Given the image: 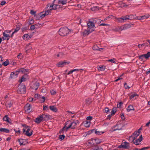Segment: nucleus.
<instances>
[{
    "label": "nucleus",
    "mask_w": 150,
    "mask_h": 150,
    "mask_svg": "<svg viewBox=\"0 0 150 150\" xmlns=\"http://www.w3.org/2000/svg\"><path fill=\"white\" fill-rule=\"evenodd\" d=\"M92 102V99L90 98H89L86 99L85 101V104L86 105H88L91 104Z\"/></svg>",
    "instance_id": "obj_14"
},
{
    "label": "nucleus",
    "mask_w": 150,
    "mask_h": 150,
    "mask_svg": "<svg viewBox=\"0 0 150 150\" xmlns=\"http://www.w3.org/2000/svg\"><path fill=\"white\" fill-rule=\"evenodd\" d=\"M17 92L19 94H25L26 92V89L25 85L23 83L20 84L18 86Z\"/></svg>",
    "instance_id": "obj_3"
},
{
    "label": "nucleus",
    "mask_w": 150,
    "mask_h": 150,
    "mask_svg": "<svg viewBox=\"0 0 150 150\" xmlns=\"http://www.w3.org/2000/svg\"><path fill=\"white\" fill-rule=\"evenodd\" d=\"M50 108L51 110L55 112H56L57 111V108L53 105L50 106Z\"/></svg>",
    "instance_id": "obj_25"
},
{
    "label": "nucleus",
    "mask_w": 150,
    "mask_h": 150,
    "mask_svg": "<svg viewBox=\"0 0 150 150\" xmlns=\"http://www.w3.org/2000/svg\"><path fill=\"white\" fill-rule=\"evenodd\" d=\"M20 28V27L19 26H17L16 28L15 29L14 31V33H16L18 32Z\"/></svg>",
    "instance_id": "obj_59"
},
{
    "label": "nucleus",
    "mask_w": 150,
    "mask_h": 150,
    "mask_svg": "<svg viewBox=\"0 0 150 150\" xmlns=\"http://www.w3.org/2000/svg\"><path fill=\"white\" fill-rule=\"evenodd\" d=\"M115 59L113 58V59H111L108 60L109 62H111L113 63H115Z\"/></svg>",
    "instance_id": "obj_62"
},
{
    "label": "nucleus",
    "mask_w": 150,
    "mask_h": 150,
    "mask_svg": "<svg viewBox=\"0 0 150 150\" xmlns=\"http://www.w3.org/2000/svg\"><path fill=\"white\" fill-rule=\"evenodd\" d=\"M28 69H26L24 68H21L18 69L15 73L16 75L17 76L20 72H21L22 73H25L26 72H28Z\"/></svg>",
    "instance_id": "obj_7"
},
{
    "label": "nucleus",
    "mask_w": 150,
    "mask_h": 150,
    "mask_svg": "<svg viewBox=\"0 0 150 150\" xmlns=\"http://www.w3.org/2000/svg\"><path fill=\"white\" fill-rule=\"evenodd\" d=\"M51 9H50V10H48L46 11H45V12L42 11L41 12V14H42V16H43V17H44L46 15H47L50 13H51Z\"/></svg>",
    "instance_id": "obj_15"
},
{
    "label": "nucleus",
    "mask_w": 150,
    "mask_h": 150,
    "mask_svg": "<svg viewBox=\"0 0 150 150\" xmlns=\"http://www.w3.org/2000/svg\"><path fill=\"white\" fill-rule=\"evenodd\" d=\"M42 118L41 115H40L36 118L34 121L37 124H39L41 122H43Z\"/></svg>",
    "instance_id": "obj_10"
},
{
    "label": "nucleus",
    "mask_w": 150,
    "mask_h": 150,
    "mask_svg": "<svg viewBox=\"0 0 150 150\" xmlns=\"http://www.w3.org/2000/svg\"><path fill=\"white\" fill-rule=\"evenodd\" d=\"M42 14H41V12L39 14H36L35 16H34V17L35 18V19L38 20H40L41 18H43V16H42Z\"/></svg>",
    "instance_id": "obj_13"
},
{
    "label": "nucleus",
    "mask_w": 150,
    "mask_h": 150,
    "mask_svg": "<svg viewBox=\"0 0 150 150\" xmlns=\"http://www.w3.org/2000/svg\"><path fill=\"white\" fill-rule=\"evenodd\" d=\"M50 93L52 95H54L56 94V91L53 90H52L50 91Z\"/></svg>",
    "instance_id": "obj_61"
},
{
    "label": "nucleus",
    "mask_w": 150,
    "mask_h": 150,
    "mask_svg": "<svg viewBox=\"0 0 150 150\" xmlns=\"http://www.w3.org/2000/svg\"><path fill=\"white\" fill-rule=\"evenodd\" d=\"M140 133H138L137 132L135 131L133 134V135L134 136L133 138H137L139 135Z\"/></svg>",
    "instance_id": "obj_42"
},
{
    "label": "nucleus",
    "mask_w": 150,
    "mask_h": 150,
    "mask_svg": "<svg viewBox=\"0 0 150 150\" xmlns=\"http://www.w3.org/2000/svg\"><path fill=\"white\" fill-rule=\"evenodd\" d=\"M23 126H25V127L26 129V128H28V129H27V131H28L29 132V131L30 130V128L29 126H26V125H25V124L23 125Z\"/></svg>",
    "instance_id": "obj_56"
},
{
    "label": "nucleus",
    "mask_w": 150,
    "mask_h": 150,
    "mask_svg": "<svg viewBox=\"0 0 150 150\" xmlns=\"http://www.w3.org/2000/svg\"><path fill=\"white\" fill-rule=\"evenodd\" d=\"M132 110H134L133 106L132 105H130L127 107V112H129Z\"/></svg>",
    "instance_id": "obj_32"
},
{
    "label": "nucleus",
    "mask_w": 150,
    "mask_h": 150,
    "mask_svg": "<svg viewBox=\"0 0 150 150\" xmlns=\"http://www.w3.org/2000/svg\"><path fill=\"white\" fill-rule=\"evenodd\" d=\"M17 77V76H16L15 74V73L14 72H12L10 75V78L11 79H14L16 78Z\"/></svg>",
    "instance_id": "obj_27"
},
{
    "label": "nucleus",
    "mask_w": 150,
    "mask_h": 150,
    "mask_svg": "<svg viewBox=\"0 0 150 150\" xmlns=\"http://www.w3.org/2000/svg\"><path fill=\"white\" fill-rule=\"evenodd\" d=\"M132 140L133 143L136 145H139L140 144V142L142 141L143 140V137L142 135L141 134L140 135L139 137V139H136V138H133L132 135L129 136V140Z\"/></svg>",
    "instance_id": "obj_1"
},
{
    "label": "nucleus",
    "mask_w": 150,
    "mask_h": 150,
    "mask_svg": "<svg viewBox=\"0 0 150 150\" xmlns=\"http://www.w3.org/2000/svg\"><path fill=\"white\" fill-rule=\"evenodd\" d=\"M40 98L42 99V100H41V102H44L45 100V97L44 96H42L41 95L39 94L38 99Z\"/></svg>",
    "instance_id": "obj_40"
},
{
    "label": "nucleus",
    "mask_w": 150,
    "mask_h": 150,
    "mask_svg": "<svg viewBox=\"0 0 150 150\" xmlns=\"http://www.w3.org/2000/svg\"><path fill=\"white\" fill-rule=\"evenodd\" d=\"M69 29L66 27L60 28L59 31V35L62 36H65L69 33Z\"/></svg>",
    "instance_id": "obj_2"
},
{
    "label": "nucleus",
    "mask_w": 150,
    "mask_h": 150,
    "mask_svg": "<svg viewBox=\"0 0 150 150\" xmlns=\"http://www.w3.org/2000/svg\"><path fill=\"white\" fill-rule=\"evenodd\" d=\"M70 128L72 129V126L71 125V124H69L68 126H67L65 129V130H66V131H67L68 130V129Z\"/></svg>",
    "instance_id": "obj_53"
},
{
    "label": "nucleus",
    "mask_w": 150,
    "mask_h": 150,
    "mask_svg": "<svg viewBox=\"0 0 150 150\" xmlns=\"http://www.w3.org/2000/svg\"><path fill=\"white\" fill-rule=\"evenodd\" d=\"M4 60L3 58L1 56H0V68L1 67L2 65V64Z\"/></svg>",
    "instance_id": "obj_41"
},
{
    "label": "nucleus",
    "mask_w": 150,
    "mask_h": 150,
    "mask_svg": "<svg viewBox=\"0 0 150 150\" xmlns=\"http://www.w3.org/2000/svg\"><path fill=\"white\" fill-rule=\"evenodd\" d=\"M132 86H131V87ZM124 87L125 89H129L131 87H129L127 85V84L126 83H125L124 84Z\"/></svg>",
    "instance_id": "obj_52"
},
{
    "label": "nucleus",
    "mask_w": 150,
    "mask_h": 150,
    "mask_svg": "<svg viewBox=\"0 0 150 150\" xmlns=\"http://www.w3.org/2000/svg\"><path fill=\"white\" fill-rule=\"evenodd\" d=\"M117 107H114L112 108L111 111L110 112L111 113V114L112 115H114L116 112L117 111Z\"/></svg>",
    "instance_id": "obj_31"
},
{
    "label": "nucleus",
    "mask_w": 150,
    "mask_h": 150,
    "mask_svg": "<svg viewBox=\"0 0 150 150\" xmlns=\"http://www.w3.org/2000/svg\"><path fill=\"white\" fill-rule=\"evenodd\" d=\"M131 27V25L130 24H125L123 27V30H125Z\"/></svg>",
    "instance_id": "obj_33"
},
{
    "label": "nucleus",
    "mask_w": 150,
    "mask_h": 150,
    "mask_svg": "<svg viewBox=\"0 0 150 150\" xmlns=\"http://www.w3.org/2000/svg\"><path fill=\"white\" fill-rule=\"evenodd\" d=\"M9 63V62L8 59H7L6 61L3 62V63L2 64V65H3L4 66H7Z\"/></svg>",
    "instance_id": "obj_36"
},
{
    "label": "nucleus",
    "mask_w": 150,
    "mask_h": 150,
    "mask_svg": "<svg viewBox=\"0 0 150 150\" xmlns=\"http://www.w3.org/2000/svg\"><path fill=\"white\" fill-rule=\"evenodd\" d=\"M88 28H94L95 26V24H93V23H92L91 21H90L87 24Z\"/></svg>",
    "instance_id": "obj_21"
},
{
    "label": "nucleus",
    "mask_w": 150,
    "mask_h": 150,
    "mask_svg": "<svg viewBox=\"0 0 150 150\" xmlns=\"http://www.w3.org/2000/svg\"><path fill=\"white\" fill-rule=\"evenodd\" d=\"M93 150H103V149L100 147H99L97 146H95L93 148Z\"/></svg>",
    "instance_id": "obj_39"
},
{
    "label": "nucleus",
    "mask_w": 150,
    "mask_h": 150,
    "mask_svg": "<svg viewBox=\"0 0 150 150\" xmlns=\"http://www.w3.org/2000/svg\"><path fill=\"white\" fill-rule=\"evenodd\" d=\"M71 124L72 126V129H75L77 127V125L75 122V121L73 120V121L72 122L71 120Z\"/></svg>",
    "instance_id": "obj_24"
},
{
    "label": "nucleus",
    "mask_w": 150,
    "mask_h": 150,
    "mask_svg": "<svg viewBox=\"0 0 150 150\" xmlns=\"http://www.w3.org/2000/svg\"><path fill=\"white\" fill-rule=\"evenodd\" d=\"M0 131L8 133L9 132V130L6 128H0Z\"/></svg>",
    "instance_id": "obj_28"
},
{
    "label": "nucleus",
    "mask_w": 150,
    "mask_h": 150,
    "mask_svg": "<svg viewBox=\"0 0 150 150\" xmlns=\"http://www.w3.org/2000/svg\"><path fill=\"white\" fill-rule=\"evenodd\" d=\"M40 86V83L37 82L34 83L31 86L32 89L37 90Z\"/></svg>",
    "instance_id": "obj_11"
},
{
    "label": "nucleus",
    "mask_w": 150,
    "mask_h": 150,
    "mask_svg": "<svg viewBox=\"0 0 150 150\" xmlns=\"http://www.w3.org/2000/svg\"><path fill=\"white\" fill-rule=\"evenodd\" d=\"M125 16H122L120 18H116V19L117 21L119 23H122L124 22L125 21V20H126V19H125Z\"/></svg>",
    "instance_id": "obj_18"
},
{
    "label": "nucleus",
    "mask_w": 150,
    "mask_h": 150,
    "mask_svg": "<svg viewBox=\"0 0 150 150\" xmlns=\"http://www.w3.org/2000/svg\"><path fill=\"white\" fill-rule=\"evenodd\" d=\"M5 105L7 107L10 108L12 105V103L11 101H7Z\"/></svg>",
    "instance_id": "obj_34"
},
{
    "label": "nucleus",
    "mask_w": 150,
    "mask_h": 150,
    "mask_svg": "<svg viewBox=\"0 0 150 150\" xmlns=\"http://www.w3.org/2000/svg\"><path fill=\"white\" fill-rule=\"evenodd\" d=\"M138 96V95L137 94H134L130 96L129 99H132L133 98H134V99H136V98L135 97L136 96Z\"/></svg>",
    "instance_id": "obj_37"
},
{
    "label": "nucleus",
    "mask_w": 150,
    "mask_h": 150,
    "mask_svg": "<svg viewBox=\"0 0 150 150\" xmlns=\"http://www.w3.org/2000/svg\"><path fill=\"white\" fill-rule=\"evenodd\" d=\"M150 148V146H147L146 147H144L141 149L140 150H145L148 149Z\"/></svg>",
    "instance_id": "obj_63"
},
{
    "label": "nucleus",
    "mask_w": 150,
    "mask_h": 150,
    "mask_svg": "<svg viewBox=\"0 0 150 150\" xmlns=\"http://www.w3.org/2000/svg\"><path fill=\"white\" fill-rule=\"evenodd\" d=\"M67 3V0H58V4H62V5L66 4Z\"/></svg>",
    "instance_id": "obj_29"
},
{
    "label": "nucleus",
    "mask_w": 150,
    "mask_h": 150,
    "mask_svg": "<svg viewBox=\"0 0 150 150\" xmlns=\"http://www.w3.org/2000/svg\"><path fill=\"white\" fill-rule=\"evenodd\" d=\"M95 140L97 144H99L101 142V140L99 139H95Z\"/></svg>",
    "instance_id": "obj_46"
},
{
    "label": "nucleus",
    "mask_w": 150,
    "mask_h": 150,
    "mask_svg": "<svg viewBox=\"0 0 150 150\" xmlns=\"http://www.w3.org/2000/svg\"><path fill=\"white\" fill-rule=\"evenodd\" d=\"M3 35L4 37H5V38L4 37H2V39L3 40H9L10 36L9 35L6 34L5 33V32H4L3 33Z\"/></svg>",
    "instance_id": "obj_17"
},
{
    "label": "nucleus",
    "mask_w": 150,
    "mask_h": 150,
    "mask_svg": "<svg viewBox=\"0 0 150 150\" xmlns=\"http://www.w3.org/2000/svg\"><path fill=\"white\" fill-rule=\"evenodd\" d=\"M29 36V35L28 34H24L23 37V39L25 40H28V37Z\"/></svg>",
    "instance_id": "obj_43"
},
{
    "label": "nucleus",
    "mask_w": 150,
    "mask_h": 150,
    "mask_svg": "<svg viewBox=\"0 0 150 150\" xmlns=\"http://www.w3.org/2000/svg\"><path fill=\"white\" fill-rule=\"evenodd\" d=\"M139 59L141 61H142L143 62H144L145 61V59L143 57V56L142 55L139 56Z\"/></svg>",
    "instance_id": "obj_48"
},
{
    "label": "nucleus",
    "mask_w": 150,
    "mask_h": 150,
    "mask_svg": "<svg viewBox=\"0 0 150 150\" xmlns=\"http://www.w3.org/2000/svg\"><path fill=\"white\" fill-rule=\"evenodd\" d=\"M99 8L98 6H94L91 8V10L93 11H95L97 9Z\"/></svg>",
    "instance_id": "obj_49"
},
{
    "label": "nucleus",
    "mask_w": 150,
    "mask_h": 150,
    "mask_svg": "<svg viewBox=\"0 0 150 150\" xmlns=\"http://www.w3.org/2000/svg\"><path fill=\"white\" fill-rule=\"evenodd\" d=\"M23 140V139H20L18 140V141L19 143L20 144V145H25V144L23 143V142H21V140Z\"/></svg>",
    "instance_id": "obj_50"
},
{
    "label": "nucleus",
    "mask_w": 150,
    "mask_h": 150,
    "mask_svg": "<svg viewBox=\"0 0 150 150\" xmlns=\"http://www.w3.org/2000/svg\"><path fill=\"white\" fill-rule=\"evenodd\" d=\"M125 19H126V20H133V19H137V20L138 19V17L136 16L134 17V15L132 14H131L129 15H126L125 16Z\"/></svg>",
    "instance_id": "obj_8"
},
{
    "label": "nucleus",
    "mask_w": 150,
    "mask_h": 150,
    "mask_svg": "<svg viewBox=\"0 0 150 150\" xmlns=\"http://www.w3.org/2000/svg\"><path fill=\"white\" fill-rule=\"evenodd\" d=\"M84 126L86 127H89L90 125L91 122L90 121H88L87 120L83 122Z\"/></svg>",
    "instance_id": "obj_20"
},
{
    "label": "nucleus",
    "mask_w": 150,
    "mask_h": 150,
    "mask_svg": "<svg viewBox=\"0 0 150 150\" xmlns=\"http://www.w3.org/2000/svg\"><path fill=\"white\" fill-rule=\"evenodd\" d=\"M92 48L94 50H99L101 51V50H103V48H99L97 45H94L92 47Z\"/></svg>",
    "instance_id": "obj_23"
},
{
    "label": "nucleus",
    "mask_w": 150,
    "mask_h": 150,
    "mask_svg": "<svg viewBox=\"0 0 150 150\" xmlns=\"http://www.w3.org/2000/svg\"><path fill=\"white\" fill-rule=\"evenodd\" d=\"M28 27H25L22 28H21V30L22 32H23L25 31L28 30Z\"/></svg>",
    "instance_id": "obj_54"
},
{
    "label": "nucleus",
    "mask_w": 150,
    "mask_h": 150,
    "mask_svg": "<svg viewBox=\"0 0 150 150\" xmlns=\"http://www.w3.org/2000/svg\"><path fill=\"white\" fill-rule=\"evenodd\" d=\"M42 118L43 122L44 121H47L52 119V116L47 114H43L41 115Z\"/></svg>",
    "instance_id": "obj_5"
},
{
    "label": "nucleus",
    "mask_w": 150,
    "mask_h": 150,
    "mask_svg": "<svg viewBox=\"0 0 150 150\" xmlns=\"http://www.w3.org/2000/svg\"><path fill=\"white\" fill-rule=\"evenodd\" d=\"M123 103L121 101L119 103V106L118 104L117 105V108H120L122 105L123 104Z\"/></svg>",
    "instance_id": "obj_57"
},
{
    "label": "nucleus",
    "mask_w": 150,
    "mask_h": 150,
    "mask_svg": "<svg viewBox=\"0 0 150 150\" xmlns=\"http://www.w3.org/2000/svg\"><path fill=\"white\" fill-rule=\"evenodd\" d=\"M26 74L23 75L21 78L19 80V82L21 83L22 82L25 81L26 79Z\"/></svg>",
    "instance_id": "obj_16"
},
{
    "label": "nucleus",
    "mask_w": 150,
    "mask_h": 150,
    "mask_svg": "<svg viewBox=\"0 0 150 150\" xmlns=\"http://www.w3.org/2000/svg\"><path fill=\"white\" fill-rule=\"evenodd\" d=\"M70 63V62H66V61H61L58 62L57 64L59 67H62L66 64H68Z\"/></svg>",
    "instance_id": "obj_9"
},
{
    "label": "nucleus",
    "mask_w": 150,
    "mask_h": 150,
    "mask_svg": "<svg viewBox=\"0 0 150 150\" xmlns=\"http://www.w3.org/2000/svg\"><path fill=\"white\" fill-rule=\"evenodd\" d=\"M65 136L64 134L60 135L59 137V138L61 141L63 140L65 138Z\"/></svg>",
    "instance_id": "obj_44"
},
{
    "label": "nucleus",
    "mask_w": 150,
    "mask_h": 150,
    "mask_svg": "<svg viewBox=\"0 0 150 150\" xmlns=\"http://www.w3.org/2000/svg\"><path fill=\"white\" fill-rule=\"evenodd\" d=\"M148 43L147 42H145L142 44H139L138 46L139 47H142V46H148Z\"/></svg>",
    "instance_id": "obj_38"
},
{
    "label": "nucleus",
    "mask_w": 150,
    "mask_h": 150,
    "mask_svg": "<svg viewBox=\"0 0 150 150\" xmlns=\"http://www.w3.org/2000/svg\"><path fill=\"white\" fill-rule=\"evenodd\" d=\"M28 46H26L25 48V52L27 53H29L30 51V50H28Z\"/></svg>",
    "instance_id": "obj_60"
},
{
    "label": "nucleus",
    "mask_w": 150,
    "mask_h": 150,
    "mask_svg": "<svg viewBox=\"0 0 150 150\" xmlns=\"http://www.w3.org/2000/svg\"><path fill=\"white\" fill-rule=\"evenodd\" d=\"M121 124H116L115 125L112 127L110 131L113 132L117 130H121L122 129V127H120L119 126Z\"/></svg>",
    "instance_id": "obj_4"
},
{
    "label": "nucleus",
    "mask_w": 150,
    "mask_h": 150,
    "mask_svg": "<svg viewBox=\"0 0 150 150\" xmlns=\"http://www.w3.org/2000/svg\"><path fill=\"white\" fill-rule=\"evenodd\" d=\"M124 143L125 144H121L119 145L118 147L119 148L129 149L130 147L129 143L125 142H124Z\"/></svg>",
    "instance_id": "obj_6"
},
{
    "label": "nucleus",
    "mask_w": 150,
    "mask_h": 150,
    "mask_svg": "<svg viewBox=\"0 0 150 150\" xmlns=\"http://www.w3.org/2000/svg\"><path fill=\"white\" fill-rule=\"evenodd\" d=\"M120 117L122 120H124L125 119V117L123 113H121L120 114Z\"/></svg>",
    "instance_id": "obj_64"
},
{
    "label": "nucleus",
    "mask_w": 150,
    "mask_h": 150,
    "mask_svg": "<svg viewBox=\"0 0 150 150\" xmlns=\"http://www.w3.org/2000/svg\"><path fill=\"white\" fill-rule=\"evenodd\" d=\"M149 15H144L143 16H141L138 17V20H141L143 19L147 18L149 17Z\"/></svg>",
    "instance_id": "obj_22"
},
{
    "label": "nucleus",
    "mask_w": 150,
    "mask_h": 150,
    "mask_svg": "<svg viewBox=\"0 0 150 150\" xmlns=\"http://www.w3.org/2000/svg\"><path fill=\"white\" fill-rule=\"evenodd\" d=\"M31 108L30 104L27 103L25 106L24 108L25 111L28 112L30 110Z\"/></svg>",
    "instance_id": "obj_19"
},
{
    "label": "nucleus",
    "mask_w": 150,
    "mask_h": 150,
    "mask_svg": "<svg viewBox=\"0 0 150 150\" xmlns=\"http://www.w3.org/2000/svg\"><path fill=\"white\" fill-rule=\"evenodd\" d=\"M8 115H5L3 118L4 121H6L10 124H12L11 122V119L8 117Z\"/></svg>",
    "instance_id": "obj_12"
},
{
    "label": "nucleus",
    "mask_w": 150,
    "mask_h": 150,
    "mask_svg": "<svg viewBox=\"0 0 150 150\" xmlns=\"http://www.w3.org/2000/svg\"><path fill=\"white\" fill-rule=\"evenodd\" d=\"M36 11H34L33 10H31L30 13L31 15H33L35 16L36 14Z\"/></svg>",
    "instance_id": "obj_58"
},
{
    "label": "nucleus",
    "mask_w": 150,
    "mask_h": 150,
    "mask_svg": "<svg viewBox=\"0 0 150 150\" xmlns=\"http://www.w3.org/2000/svg\"><path fill=\"white\" fill-rule=\"evenodd\" d=\"M25 133V134L28 137H30L32 135V132H29L28 131H26Z\"/></svg>",
    "instance_id": "obj_45"
},
{
    "label": "nucleus",
    "mask_w": 150,
    "mask_h": 150,
    "mask_svg": "<svg viewBox=\"0 0 150 150\" xmlns=\"http://www.w3.org/2000/svg\"><path fill=\"white\" fill-rule=\"evenodd\" d=\"M142 55L144 58L147 59L150 57V52H148L146 54H142Z\"/></svg>",
    "instance_id": "obj_26"
},
{
    "label": "nucleus",
    "mask_w": 150,
    "mask_h": 150,
    "mask_svg": "<svg viewBox=\"0 0 150 150\" xmlns=\"http://www.w3.org/2000/svg\"><path fill=\"white\" fill-rule=\"evenodd\" d=\"M98 67V69L99 71H103L104 70L105 68V67L103 65L99 66L98 67Z\"/></svg>",
    "instance_id": "obj_30"
},
{
    "label": "nucleus",
    "mask_w": 150,
    "mask_h": 150,
    "mask_svg": "<svg viewBox=\"0 0 150 150\" xmlns=\"http://www.w3.org/2000/svg\"><path fill=\"white\" fill-rule=\"evenodd\" d=\"M35 25H38V24H36L34 25H31L30 27V29L31 30L35 29L36 28Z\"/></svg>",
    "instance_id": "obj_47"
},
{
    "label": "nucleus",
    "mask_w": 150,
    "mask_h": 150,
    "mask_svg": "<svg viewBox=\"0 0 150 150\" xmlns=\"http://www.w3.org/2000/svg\"><path fill=\"white\" fill-rule=\"evenodd\" d=\"M82 33L83 35L85 36L88 35L90 33L87 29V30H85Z\"/></svg>",
    "instance_id": "obj_35"
},
{
    "label": "nucleus",
    "mask_w": 150,
    "mask_h": 150,
    "mask_svg": "<svg viewBox=\"0 0 150 150\" xmlns=\"http://www.w3.org/2000/svg\"><path fill=\"white\" fill-rule=\"evenodd\" d=\"M87 29L88 30L89 33H91L92 32L94 31V28H88Z\"/></svg>",
    "instance_id": "obj_51"
},
{
    "label": "nucleus",
    "mask_w": 150,
    "mask_h": 150,
    "mask_svg": "<svg viewBox=\"0 0 150 150\" xmlns=\"http://www.w3.org/2000/svg\"><path fill=\"white\" fill-rule=\"evenodd\" d=\"M111 110H109L108 108L105 107V111L104 112L108 113V112H110V111Z\"/></svg>",
    "instance_id": "obj_55"
}]
</instances>
